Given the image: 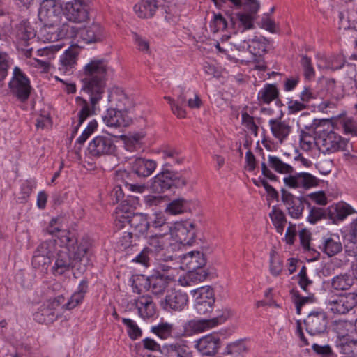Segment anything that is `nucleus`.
Instances as JSON below:
<instances>
[{
	"mask_svg": "<svg viewBox=\"0 0 357 357\" xmlns=\"http://www.w3.org/2000/svg\"><path fill=\"white\" fill-rule=\"evenodd\" d=\"M132 287L133 292L142 294L149 290V277L144 275H136L132 278Z\"/></svg>",
	"mask_w": 357,
	"mask_h": 357,
	"instance_id": "44",
	"label": "nucleus"
},
{
	"mask_svg": "<svg viewBox=\"0 0 357 357\" xmlns=\"http://www.w3.org/2000/svg\"><path fill=\"white\" fill-rule=\"evenodd\" d=\"M245 31H246L238 29L237 31L234 33V36L231 37L232 39L231 43L238 50H248L249 52H252V50H250V42H251L252 38L246 36Z\"/></svg>",
	"mask_w": 357,
	"mask_h": 357,
	"instance_id": "42",
	"label": "nucleus"
},
{
	"mask_svg": "<svg viewBox=\"0 0 357 357\" xmlns=\"http://www.w3.org/2000/svg\"><path fill=\"white\" fill-rule=\"evenodd\" d=\"M174 330V326L169 323H160L157 326H153L151 331L162 340H166L172 337Z\"/></svg>",
	"mask_w": 357,
	"mask_h": 357,
	"instance_id": "48",
	"label": "nucleus"
},
{
	"mask_svg": "<svg viewBox=\"0 0 357 357\" xmlns=\"http://www.w3.org/2000/svg\"><path fill=\"white\" fill-rule=\"evenodd\" d=\"M227 317L224 314H218L215 317L210 319L190 320L186 322L183 326L184 333L185 335H191L204 331L206 328L214 327L223 323Z\"/></svg>",
	"mask_w": 357,
	"mask_h": 357,
	"instance_id": "14",
	"label": "nucleus"
},
{
	"mask_svg": "<svg viewBox=\"0 0 357 357\" xmlns=\"http://www.w3.org/2000/svg\"><path fill=\"white\" fill-rule=\"evenodd\" d=\"M174 234L180 243L191 245L196 236L194 224L188 221L176 222Z\"/></svg>",
	"mask_w": 357,
	"mask_h": 357,
	"instance_id": "20",
	"label": "nucleus"
},
{
	"mask_svg": "<svg viewBox=\"0 0 357 357\" xmlns=\"http://www.w3.org/2000/svg\"><path fill=\"white\" fill-rule=\"evenodd\" d=\"M8 85L11 93L21 102L29 99L31 91L30 80L19 67L14 68Z\"/></svg>",
	"mask_w": 357,
	"mask_h": 357,
	"instance_id": "5",
	"label": "nucleus"
},
{
	"mask_svg": "<svg viewBox=\"0 0 357 357\" xmlns=\"http://www.w3.org/2000/svg\"><path fill=\"white\" fill-rule=\"evenodd\" d=\"M122 322L127 327L128 335L130 339L135 340L142 336V332L137 324L133 320L128 318H123Z\"/></svg>",
	"mask_w": 357,
	"mask_h": 357,
	"instance_id": "54",
	"label": "nucleus"
},
{
	"mask_svg": "<svg viewBox=\"0 0 357 357\" xmlns=\"http://www.w3.org/2000/svg\"><path fill=\"white\" fill-rule=\"evenodd\" d=\"M97 127L98 123L96 120H93L88 123L87 127L84 129L81 136H79L76 140V144H79V146L77 148L76 152H78L81 150L82 144L97 129Z\"/></svg>",
	"mask_w": 357,
	"mask_h": 357,
	"instance_id": "51",
	"label": "nucleus"
},
{
	"mask_svg": "<svg viewBox=\"0 0 357 357\" xmlns=\"http://www.w3.org/2000/svg\"><path fill=\"white\" fill-rule=\"evenodd\" d=\"M192 292L195 297V301H203L205 302L211 301L215 303L214 291L213 288L209 286L197 288L192 291Z\"/></svg>",
	"mask_w": 357,
	"mask_h": 357,
	"instance_id": "47",
	"label": "nucleus"
},
{
	"mask_svg": "<svg viewBox=\"0 0 357 357\" xmlns=\"http://www.w3.org/2000/svg\"><path fill=\"white\" fill-rule=\"evenodd\" d=\"M134 238H137V237L135 236V234H133L132 232L128 231L124 232L119 240V243L121 248L126 252L127 255H130V250H132L134 249L136 252L138 251L135 240H133Z\"/></svg>",
	"mask_w": 357,
	"mask_h": 357,
	"instance_id": "46",
	"label": "nucleus"
},
{
	"mask_svg": "<svg viewBox=\"0 0 357 357\" xmlns=\"http://www.w3.org/2000/svg\"><path fill=\"white\" fill-rule=\"evenodd\" d=\"M269 216L274 225L286 224L287 219L284 212L278 208L276 206H273Z\"/></svg>",
	"mask_w": 357,
	"mask_h": 357,
	"instance_id": "61",
	"label": "nucleus"
},
{
	"mask_svg": "<svg viewBox=\"0 0 357 357\" xmlns=\"http://www.w3.org/2000/svg\"><path fill=\"white\" fill-rule=\"evenodd\" d=\"M187 203L188 202L184 199L173 200L167 205L166 211L171 215L183 213L187 210Z\"/></svg>",
	"mask_w": 357,
	"mask_h": 357,
	"instance_id": "49",
	"label": "nucleus"
},
{
	"mask_svg": "<svg viewBox=\"0 0 357 357\" xmlns=\"http://www.w3.org/2000/svg\"><path fill=\"white\" fill-rule=\"evenodd\" d=\"M250 43V50H252L250 52L254 55L261 56L267 52L268 41L265 38L255 36Z\"/></svg>",
	"mask_w": 357,
	"mask_h": 357,
	"instance_id": "45",
	"label": "nucleus"
},
{
	"mask_svg": "<svg viewBox=\"0 0 357 357\" xmlns=\"http://www.w3.org/2000/svg\"><path fill=\"white\" fill-rule=\"evenodd\" d=\"M167 234L155 233L149 235L146 238V248L151 254L160 255L168 245V238H165Z\"/></svg>",
	"mask_w": 357,
	"mask_h": 357,
	"instance_id": "31",
	"label": "nucleus"
},
{
	"mask_svg": "<svg viewBox=\"0 0 357 357\" xmlns=\"http://www.w3.org/2000/svg\"><path fill=\"white\" fill-rule=\"evenodd\" d=\"M78 55L79 50L76 47L68 48L64 52L56 65L61 75H70L75 72Z\"/></svg>",
	"mask_w": 357,
	"mask_h": 357,
	"instance_id": "16",
	"label": "nucleus"
},
{
	"mask_svg": "<svg viewBox=\"0 0 357 357\" xmlns=\"http://www.w3.org/2000/svg\"><path fill=\"white\" fill-rule=\"evenodd\" d=\"M102 119L107 126L113 128L126 127L132 121L127 112L113 109H108Z\"/></svg>",
	"mask_w": 357,
	"mask_h": 357,
	"instance_id": "24",
	"label": "nucleus"
},
{
	"mask_svg": "<svg viewBox=\"0 0 357 357\" xmlns=\"http://www.w3.org/2000/svg\"><path fill=\"white\" fill-rule=\"evenodd\" d=\"M105 36V31L99 23L93 22L89 26L80 27L79 38L86 43H100Z\"/></svg>",
	"mask_w": 357,
	"mask_h": 357,
	"instance_id": "22",
	"label": "nucleus"
},
{
	"mask_svg": "<svg viewBox=\"0 0 357 357\" xmlns=\"http://www.w3.org/2000/svg\"><path fill=\"white\" fill-rule=\"evenodd\" d=\"M328 309L335 314H346L357 305V294L348 292L332 296L326 301Z\"/></svg>",
	"mask_w": 357,
	"mask_h": 357,
	"instance_id": "4",
	"label": "nucleus"
},
{
	"mask_svg": "<svg viewBox=\"0 0 357 357\" xmlns=\"http://www.w3.org/2000/svg\"><path fill=\"white\" fill-rule=\"evenodd\" d=\"M353 284V280L347 273L340 274L331 279V287L335 290H347Z\"/></svg>",
	"mask_w": 357,
	"mask_h": 357,
	"instance_id": "43",
	"label": "nucleus"
},
{
	"mask_svg": "<svg viewBox=\"0 0 357 357\" xmlns=\"http://www.w3.org/2000/svg\"><path fill=\"white\" fill-rule=\"evenodd\" d=\"M109 100L112 106L115 107L112 109L120 112H127L133 106L132 100L123 91L118 89L111 93Z\"/></svg>",
	"mask_w": 357,
	"mask_h": 357,
	"instance_id": "30",
	"label": "nucleus"
},
{
	"mask_svg": "<svg viewBox=\"0 0 357 357\" xmlns=\"http://www.w3.org/2000/svg\"><path fill=\"white\" fill-rule=\"evenodd\" d=\"M150 227L159 229L162 231V234H169L172 231V226L166 222V219L161 214H155L154 219L152 220Z\"/></svg>",
	"mask_w": 357,
	"mask_h": 357,
	"instance_id": "50",
	"label": "nucleus"
},
{
	"mask_svg": "<svg viewBox=\"0 0 357 357\" xmlns=\"http://www.w3.org/2000/svg\"><path fill=\"white\" fill-rule=\"evenodd\" d=\"M130 165L132 172L139 177L149 176L157 166L155 160L140 157L135 158Z\"/></svg>",
	"mask_w": 357,
	"mask_h": 357,
	"instance_id": "26",
	"label": "nucleus"
},
{
	"mask_svg": "<svg viewBox=\"0 0 357 357\" xmlns=\"http://www.w3.org/2000/svg\"><path fill=\"white\" fill-rule=\"evenodd\" d=\"M291 294L294 298V303L296 304V312L298 314L301 313V307L305 303L313 302V296H301L299 292L297 290L292 289Z\"/></svg>",
	"mask_w": 357,
	"mask_h": 357,
	"instance_id": "58",
	"label": "nucleus"
},
{
	"mask_svg": "<svg viewBox=\"0 0 357 357\" xmlns=\"http://www.w3.org/2000/svg\"><path fill=\"white\" fill-rule=\"evenodd\" d=\"M355 345V340H349V338H344L340 340V342L337 345V348L342 354L354 356V347Z\"/></svg>",
	"mask_w": 357,
	"mask_h": 357,
	"instance_id": "62",
	"label": "nucleus"
},
{
	"mask_svg": "<svg viewBox=\"0 0 357 357\" xmlns=\"http://www.w3.org/2000/svg\"><path fill=\"white\" fill-rule=\"evenodd\" d=\"M188 302V296L186 293L172 289L167 292L161 305L167 310L181 311L187 305Z\"/></svg>",
	"mask_w": 357,
	"mask_h": 357,
	"instance_id": "19",
	"label": "nucleus"
},
{
	"mask_svg": "<svg viewBox=\"0 0 357 357\" xmlns=\"http://www.w3.org/2000/svg\"><path fill=\"white\" fill-rule=\"evenodd\" d=\"M271 131L275 138L278 139L280 144L288 137L291 132V126L281 118L271 119L268 121Z\"/></svg>",
	"mask_w": 357,
	"mask_h": 357,
	"instance_id": "27",
	"label": "nucleus"
},
{
	"mask_svg": "<svg viewBox=\"0 0 357 357\" xmlns=\"http://www.w3.org/2000/svg\"><path fill=\"white\" fill-rule=\"evenodd\" d=\"M61 218H52L50 222L47 231L51 235L59 233L58 238L62 246L66 247L67 251L61 250L56 254L55 263L52 267V273L54 275H63L66 271L75 266L76 262H79L85 257L91 248V239L87 236L78 240L75 235L69 231L61 230L59 225Z\"/></svg>",
	"mask_w": 357,
	"mask_h": 357,
	"instance_id": "2",
	"label": "nucleus"
},
{
	"mask_svg": "<svg viewBox=\"0 0 357 357\" xmlns=\"http://www.w3.org/2000/svg\"><path fill=\"white\" fill-rule=\"evenodd\" d=\"M356 22L357 9L354 5H348L347 10L339 13V29L348 30L354 28Z\"/></svg>",
	"mask_w": 357,
	"mask_h": 357,
	"instance_id": "33",
	"label": "nucleus"
},
{
	"mask_svg": "<svg viewBox=\"0 0 357 357\" xmlns=\"http://www.w3.org/2000/svg\"><path fill=\"white\" fill-rule=\"evenodd\" d=\"M16 35L19 41L18 48L24 52V56L31 57L32 48L26 49L23 47H28L29 41L35 37L34 30L30 26L20 24L17 28Z\"/></svg>",
	"mask_w": 357,
	"mask_h": 357,
	"instance_id": "25",
	"label": "nucleus"
},
{
	"mask_svg": "<svg viewBox=\"0 0 357 357\" xmlns=\"http://www.w3.org/2000/svg\"><path fill=\"white\" fill-rule=\"evenodd\" d=\"M237 17L239 21L238 29L247 31L255 27L254 21L256 17L244 13H238Z\"/></svg>",
	"mask_w": 357,
	"mask_h": 357,
	"instance_id": "52",
	"label": "nucleus"
},
{
	"mask_svg": "<svg viewBox=\"0 0 357 357\" xmlns=\"http://www.w3.org/2000/svg\"><path fill=\"white\" fill-rule=\"evenodd\" d=\"M88 291V281L86 280H82L76 291H75L67 303L61 305V308L64 310H72L77 307L78 305L82 303L84 296Z\"/></svg>",
	"mask_w": 357,
	"mask_h": 357,
	"instance_id": "32",
	"label": "nucleus"
},
{
	"mask_svg": "<svg viewBox=\"0 0 357 357\" xmlns=\"http://www.w3.org/2000/svg\"><path fill=\"white\" fill-rule=\"evenodd\" d=\"M208 275V273L202 267L194 271H188L183 278L179 280V282L181 285L188 286L192 283L196 284L204 281Z\"/></svg>",
	"mask_w": 357,
	"mask_h": 357,
	"instance_id": "38",
	"label": "nucleus"
},
{
	"mask_svg": "<svg viewBox=\"0 0 357 357\" xmlns=\"http://www.w3.org/2000/svg\"><path fill=\"white\" fill-rule=\"evenodd\" d=\"M134 305L138 310L139 315L143 319L153 317L155 314V306L152 297L149 295H143L135 299Z\"/></svg>",
	"mask_w": 357,
	"mask_h": 357,
	"instance_id": "29",
	"label": "nucleus"
},
{
	"mask_svg": "<svg viewBox=\"0 0 357 357\" xmlns=\"http://www.w3.org/2000/svg\"><path fill=\"white\" fill-rule=\"evenodd\" d=\"M279 95L278 88L275 84H266L258 93L257 98L259 102L265 104H269L273 100H275Z\"/></svg>",
	"mask_w": 357,
	"mask_h": 357,
	"instance_id": "39",
	"label": "nucleus"
},
{
	"mask_svg": "<svg viewBox=\"0 0 357 357\" xmlns=\"http://www.w3.org/2000/svg\"><path fill=\"white\" fill-rule=\"evenodd\" d=\"M285 186L293 188L308 190L319 185V179L308 172H294L284 177Z\"/></svg>",
	"mask_w": 357,
	"mask_h": 357,
	"instance_id": "11",
	"label": "nucleus"
},
{
	"mask_svg": "<svg viewBox=\"0 0 357 357\" xmlns=\"http://www.w3.org/2000/svg\"><path fill=\"white\" fill-rule=\"evenodd\" d=\"M221 346V340L217 334H209L195 342V347L203 356L215 355Z\"/></svg>",
	"mask_w": 357,
	"mask_h": 357,
	"instance_id": "18",
	"label": "nucleus"
},
{
	"mask_svg": "<svg viewBox=\"0 0 357 357\" xmlns=\"http://www.w3.org/2000/svg\"><path fill=\"white\" fill-rule=\"evenodd\" d=\"M306 331L311 335H321L326 332L328 317L323 310L312 311L304 320Z\"/></svg>",
	"mask_w": 357,
	"mask_h": 357,
	"instance_id": "9",
	"label": "nucleus"
},
{
	"mask_svg": "<svg viewBox=\"0 0 357 357\" xmlns=\"http://www.w3.org/2000/svg\"><path fill=\"white\" fill-rule=\"evenodd\" d=\"M328 218V209L325 210L319 207H312L310 211L307 220L310 223L314 224L321 219Z\"/></svg>",
	"mask_w": 357,
	"mask_h": 357,
	"instance_id": "57",
	"label": "nucleus"
},
{
	"mask_svg": "<svg viewBox=\"0 0 357 357\" xmlns=\"http://www.w3.org/2000/svg\"><path fill=\"white\" fill-rule=\"evenodd\" d=\"M301 65L303 69V75L307 79H312L315 76V71L312 64L310 57L306 55H302Z\"/></svg>",
	"mask_w": 357,
	"mask_h": 357,
	"instance_id": "55",
	"label": "nucleus"
},
{
	"mask_svg": "<svg viewBox=\"0 0 357 357\" xmlns=\"http://www.w3.org/2000/svg\"><path fill=\"white\" fill-rule=\"evenodd\" d=\"M214 303L211 301H208V303L203 301H195L194 309L198 315H206L213 311Z\"/></svg>",
	"mask_w": 357,
	"mask_h": 357,
	"instance_id": "56",
	"label": "nucleus"
},
{
	"mask_svg": "<svg viewBox=\"0 0 357 357\" xmlns=\"http://www.w3.org/2000/svg\"><path fill=\"white\" fill-rule=\"evenodd\" d=\"M116 146L112 137L107 135L95 137L89 144L87 150L92 157L111 155L116 151Z\"/></svg>",
	"mask_w": 357,
	"mask_h": 357,
	"instance_id": "8",
	"label": "nucleus"
},
{
	"mask_svg": "<svg viewBox=\"0 0 357 357\" xmlns=\"http://www.w3.org/2000/svg\"><path fill=\"white\" fill-rule=\"evenodd\" d=\"M319 150L324 153H333L339 151L349 150V141L333 131L322 134L318 139Z\"/></svg>",
	"mask_w": 357,
	"mask_h": 357,
	"instance_id": "7",
	"label": "nucleus"
},
{
	"mask_svg": "<svg viewBox=\"0 0 357 357\" xmlns=\"http://www.w3.org/2000/svg\"><path fill=\"white\" fill-rule=\"evenodd\" d=\"M59 314L55 313L47 305L43 303L33 314L34 319L41 324H49L57 320Z\"/></svg>",
	"mask_w": 357,
	"mask_h": 357,
	"instance_id": "37",
	"label": "nucleus"
},
{
	"mask_svg": "<svg viewBox=\"0 0 357 357\" xmlns=\"http://www.w3.org/2000/svg\"><path fill=\"white\" fill-rule=\"evenodd\" d=\"M271 169L282 174L290 175L295 172L293 166L288 162H286L284 159H281L275 155H269L268 157V163L266 164L265 162H261V173L265 177L272 181H278V176L273 173Z\"/></svg>",
	"mask_w": 357,
	"mask_h": 357,
	"instance_id": "6",
	"label": "nucleus"
},
{
	"mask_svg": "<svg viewBox=\"0 0 357 357\" xmlns=\"http://www.w3.org/2000/svg\"><path fill=\"white\" fill-rule=\"evenodd\" d=\"M119 222L125 227L127 223L135 231V236L137 237L138 234H144L147 232L150 227V223L148 221L147 216L142 213H118Z\"/></svg>",
	"mask_w": 357,
	"mask_h": 357,
	"instance_id": "13",
	"label": "nucleus"
},
{
	"mask_svg": "<svg viewBox=\"0 0 357 357\" xmlns=\"http://www.w3.org/2000/svg\"><path fill=\"white\" fill-rule=\"evenodd\" d=\"M245 351L246 347L244 342L241 340H239L227 344L223 354L227 355H236Z\"/></svg>",
	"mask_w": 357,
	"mask_h": 357,
	"instance_id": "60",
	"label": "nucleus"
},
{
	"mask_svg": "<svg viewBox=\"0 0 357 357\" xmlns=\"http://www.w3.org/2000/svg\"><path fill=\"white\" fill-rule=\"evenodd\" d=\"M144 137V135L139 132L122 136L126 149L130 152H136L139 151L142 149L141 141Z\"/></svg>",
	"mask_w": 357,
	"mask_h": 357,
	"instance_id": "41",
	"label": "nucleus"
},
{
	"mask_svg": "<svg viewBox=\"0 0 357 357\" xmlns=\"http://www.w3.org/2000/svg\"><path fill=\"white\" fill-rule=\"evenodd\" d=\"M108 70L107 62L102 59H91L84 66L81 75L82 90L90 96L91 109L85 99L79 96L76 98V102L82 109L78 113V124L73 131L72 137L77 133L80 125L93 113L96 105L102 99L106 86Z\"/></svg>",
	"mask_w": 357,
	"mask_h": 357,
	"instance_id": "1",
	"label": "nucleus"
},
{
	"mask_svg": "<svg viewBox=\"0 0 357 357\" xmlns=\"http://www.w3.org/2000/svg\"><path fill=\"white\" fill-rule=\"evenodd\" d=\"M206 264V257L199 251H191L181 256V268L187 272L202 268Z\"/></svg>",
	"mask_w": 357,
	"mask_h": 357,
	"instance_id": "21",
	"label": "nucleus"
},
{
	"mask_svg": "<svg viewBox=\"0 0 357 357\" xmlns=\"http://www.w3.org/2000/svg\"><path fill=\"white\" fill-rule=\"evenodd\" d=\"M354 212L353 208L345 203H340L335 207L331 206L328 208V219L332 220L333 223H337L342 221L346 217Z\"/></svg>",
	"mask_w": 357,
	"mask_h": 357,
	"instance_id": "35",
	"label": "nucleus"
},
{
	"mask_svg": "<svg viewBox=\"0 0 357 357\" xmlns=\"http://www.w3.org/2000/svg\"><path fill=\"white\" fill-rule=\"evenodd\" d=\"M161 352L164 357H193L190 348L181 342L167 344L162 347Z\"/></svg>",
	"mask_w": 357,
	"mask_h": 357,
	"instance_id": "28",
	"label": "nucleus"
},
{
	"mask_svg": "<svg viewBox=\"0 0 357 357\" xmlns=\"http://www.w3.org/2000/svg\"><path fill=\"white\" fill-rule=\"evenodd\" d=\"M65 15L71 22H84L89 17L87 6L79 0L67 2L65 6Z\"/></svg>",
	"mask_w": 357,
	"mask_h": 357,
	"instance_id": "17",
	"label": "nucleus"
},
{
	"mask_svg": "<svg viewBox=\"0 0 357 357\" xmlns=\"http://www.w3.org/2000/svg\"><path fill=\"white\" fill-rule=\"evenodd\" d=\"M169 278L159 273L149 276V290L155 295L164 293L169 284Z\"/></svg>",
	"mask_w": 357,
	"mask_h": 357,
	"instance_id": "36",
	"label": "nucleus"
},
{
	"mask_svg": "<svg viewBox=\"0 0 357 357\" xmlns=\"http://www.w3.org/2000/svg\"><path fill=\"white\" fill-rule=\"evenodd\" d=\"M300 145L302 149L308 151L311 149L314 142V137L310 133L303 130L300 134Z\"/></svg>",
	"mask_w": 357,
	"mask_h": 357,
	"instance_id": "63",
	"label": "nucleus"
},
{
	"mask_svg": "<svg viewBox=\"0 0 357 357\" xmlns=\"http://www.w3.org/2000/svg\"><path fill=\"white\" fill-rule=\"evenodd\" d=\"M158 8L157 0H141L134 6L135 13L140 18L153 17Z\"/></svg>",
	"mask_w": 357,
	"mask_h": 357,
	"instance_id": "34",
	"label": "nucleus"
},
{
	"mask_svg": "<svg viewBox=\"0 0 357 357\" xmlns=\"http://www.w3.org/2000/svg\"><path fill=\"white\" fill-rule=\"evenodd\" d=\"M280 192L281 201L286 206L288 215L294 219L301 218L304 211V203L310 205L308 201L303 197H296L285 188H282Z\"/></svg>",
	"mask_w": 357,
	"mask_h": 357,
	"instance_id": "12",
	"label": "nucleus"
},
{
	"mask_svg": "<svg viewBox=\"0 0 357 357\" xmlns=\"http://www.w3.org/2000/svg\"><path fill=\"white\" fill-rule=\"evenodd\" d=\"M61 13V6L55 0H43L40 4L38 17L47 26L56 22Z\"/></svg>",
	"mask_w": 357,
	"mask_h": 357,
	"instance_id": "15",
	"label": "nucleus"
},
{
	"mask_svg": "<svg viewBox=\"0 0 357 357\" xmlns=\"http://www.w3.org/2000/svg\"><path fill=\"white\" fill-rule=\"evenodd\" d=\"M319 250L328 257H333L342 250V244L339 235L327 234L322 237Z\"/></svg>",
	"mask_w": 357,
	"mask_h": 357,
	"instance_id": "23",
	"label": "nucleus"
},
{
	"mask_svg": "<svg viewBox=\"0 0 357 357\" xmlns=\"http://www.w3.org/2000/svg\"><path fill=\"white\" fill-rule=\"evenodd\" d=\"M227 26V22L221 14H215L213 20L210 23V29L213 33L225 30Z\"/></svg>",
	"mask_w": 357,
	"mask_h": 357,
	"instance_id": "59",
	"label": "nucleus"
},
{
	"mask_svg": "<svg viewBox=\"0 0 357 357\" xmlns=\"http://www.w3.org/2000/svg\"><path fill=\"white\" fill-rule=\"evenodd\" d=\"M73 22L63 23L57 29V36L60 39L63 38H77L79 37L80 27L74 24Z\"/></svg>",
	"mask_w": 357,
	"mask_h": 357,
	"instance_id": "40",
	"label": "nucleus"
},
{
	"mask_svg": "<svg viewBox=\"0 0 357 357\" xmlns=\"http://www.w3.org/2000/svg\"><path fill=\"white\" fill-rule=\"evenodd\" d=\"M186 184L187 179L179 173L163 169L153 177L151 188L155 193H162L173 186L183 188Z\"/></svg>",
	"mask_w": 357,
	"mask_h": 357,
	"instance_id": "3",
	"label": "nucleus"
},
{
	"mask_svg": "<svg viewBox=\"0 0 357 357\" xmlns=\"http://www.w3.org/2000/svg\"><path fill=\"white\" fill-rule=\"evenodd\" d=\"M160 6L164 10L165 20L171 24H176L179 20V14L175 4H161Z\"/></svg>",
	"mask_w": 357,
	"mask_h": 357,
	"instance_id": "53",
	"label": "nucleus"
},
{
	"mask_svg": "<svg viewBox=\"0 0 357 357\" xmlns=\"http://www.w3.org/2000/svg\"><path fill=\"white\" fill-rule=\"evenodd\" d=\"M312 350L322 357H337L329 345H319L314 344L312 346Z\"/></svg>",
	"mask_w": 357,
	"mask_h": 357,
	"instance_id": "64",
	"label": "nucleus"
},
{
	"mask_svg": "<svg viewBox=\"0 0 357 357\" xmlns=\"http://www.w3.org/2000/svg\"><path fill=\"white\" fill-rule=\"evenodd\" d=\"M54 243L55 241H46L38 246L32 258L34 268H41L42 271L47 269L55 250Z\"/></svg>",
	"mask_w": 357,
	"mask_h": 357,
	"instance_id": "10",
	"label": "nucleus"
}]
</instances>
